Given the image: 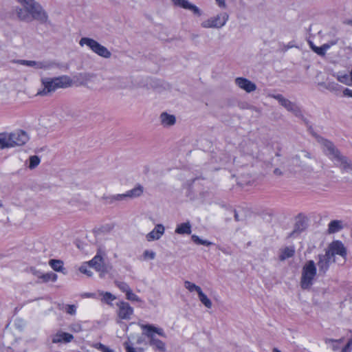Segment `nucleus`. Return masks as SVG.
I'll return each instance as SVG.
<instances>
[{"label":"nucleus","instance_id":"f03ea898","mask_svg":"<svg viewBox=\"0 0 352 352\" xmlns=\"http://www.w3.org/2000/svg\"><path fill=\"white\" fill-rule=\"evenodd\" d=\"M318 142L326 155L340 168L342 173L352 175V162L342 155L331 142L322 138H319Z\"/></svg>","mask_w":352,"mask_h":352},{"label":"nucleus","instance_id":"bf43d9fd","mask_svg":"<svg viewBox=\"0 0 352 352\" xmlns=\"http://www.w3.org/2000/svg\"><path fill=\"white\" fill-rule=\"evenodd\" d=\"M3 206V204L1 203H0V208H1Z\"/></svg>","mask_w":352,"mask_h":352},{"label":"nucleus","instance_id":"5701e85b","mask_svg":"<svg viewBox=\"0 0 352 352\" xmlns=\"http://www.w3.org/2000/svg\"><path fill=\"white\" fill-rule=\"evenodd\" d=\"M242 151L248 155H254L256 151V146L252 142H245L241 145Z\"/></svg>","mask_w":352,"mask_h":352},{"label":"nucleus","instance_id":"6e6d98bb","mask_svg":"<svg viewBox=\"0 0 352 352\" xmlns=\"http://www.w3.org/2000/svg\"><path fill=\"white\" fill-rule=\"evenodd\" d=\"M274 175H278V176L283 175L282 171L279 168H275L274 170Z\"/></svg>","mask_w":352,"mask_h":352},{"label":"nucleus","instance_id":"0eeeda50","mask_svg":"<svg viewBox=\"0 0 352 352\" xmlns=\"http://www.w3.org/2000/svg\"><path fill=\"white\" fill-rule=\"evenodd\" d=\"M79 45L81 47L87 46L93 52L101 57L109 58L111 56V52L106 47L100 45L93 38L82 37L79 41Z\"/></svg>","mask_w":352,"mask_h":352},{"label":"nucleus","instance_id":"de8ad7c7","mask_svg":"<svg viewBox=\"0 0 352 352\" xmlns=\"http://www.w3.org/2000/svg\"><path fill=\"white\" fill-rule=\"evenodd\" d=\"M352 349V338L350 339L342 349L341 352H351Z\"/></svg>","mask_w":352,"mask_h":352},{"label":"nucleus","instance_id":"4c0bfd02","mask_svg":"<svg viewBox=\"0 0 352 352\" xmlns=\"http://www.w3.org/2000/svg\"><path fill=\"white\" fill-rule=\"evenodd\" d=\"M309 45H310V47L311 49L315 52L319 56H324L326 52L325 51L323 50V48L322 47V46L320 47H317L313 43L310 42L309 43Z\"/></svg>","mask_w":352,"mask_h":352},{"label":"nucleus","instance_id":"37998d69","mask_svg":"<svg viewBox=\"0 0 352 352\" xmlns=\"http://www.w3.org/2000/svg\"><path fill=\"white\" fill-rule=\"evenodd\" d=\"M69 329L73 332L78 333L82 331V327L80 323L76 322L72 324L69 326Z\"/></svg>","mask_w":352,"mask_h":352},{"label":"nucleus","instance_id":"ddd939ff","mask_svg":"<svg viewBox=\"0 0 352 352\" xmlns=\"http://www.w3.org/2000/svg\"><path fill=\"white\" fill-rule=\"evenodd\" d=\"M143 193V187L140 185L133 188V189L126 191L123 194H116L114 195V200L116 202L122 201L127 199H134L139 197Z\"/></svg>","mask_w":352,"mask_h":352},{"label":"nucleus","instance_id":"58836bf2","mask_svg":"<svg viewBox=\"0 0 352 352\" xmlns=\"http://www.w3.org/2000/svg\"><path fill=\"white\" fill-rule=\"evenodd\" d=\"M116 285L122 292H124L125 294L131 289L130 287L129 286V285L124 282H119V281H116L115 283Z\"/></svg>","mask_w":352,"mask_h":352},{"label":"nucleus","instance_id":"a878e982","mask_svg":"<svg viewBox=\"0 0 352 352\" xmlns=\"http://www.w3.org/2000/svg\"><path fill=\"white\" fill-rule=\"evenodd\" d=\"M295 250L294 247H286L282 250L279 256L280 260L284 261L287 258L292 257L294 254Z\"/></svg>","mask_w":352,"mask_h":352},{"label":"nucleus","instance_id":"f257e3e1","mask_svg":"<svg viewBox=\"0 0 352 352\" xmlns=\"http://www.w3.org/2000/svg\"><path fill=\"white\" fill-rule=\"evenodd\" d=\"M23 8L16 7L15 9L18 19L23 21L30 22L37 20L41 23H45L48 15L41 4L35 0H16Z\"/></svg>","mask_w":352,"mask_h":352},{"label":"nucleus","instance_id":"a19ab883","mask_svg":"<svg viewBox=\"0 0 352 352\" xmlns=\"http://www.w3.org/2000/svg\"><path fill=\"white\" fill-rule=\"evenodd\" d=\"M340 85L333 82L328 83L326 88L330 91L336 92L339 90Z\"/></svg>","mask_w":352,"mask_h":352},{"label":"nucleus","instance_id":"f3484780","mask_svg":"<svg viewBox=\"0 0 352 352\" xmlns=\"http://www.w3.org/2000/svg\"><path fill=\"white\" fill-rule=\"evenodd\" d=\"M164 226L160 223L157 224L155 228L146 234V239L148 241L159 240L164 234Z\"/></svg>","mask_w":352,"mask_h":352},{"label":"nucleus","instance_id":"864d4df0","mask_svg":"<svg viewBox=\"0 0 352 352\" xmlns=\"http://www.w3.org/2000/svg\"><path fill=\"white\" fill-rule=\"evenodd\" d=\"M83 298H96V294L94 293H85L82 294Z\"/></svg>","mask_w":352,"mask_h":352},{"label":"nucleus","instance_id":"c85d7f7f","mask_svg":"<svg viewBox=\"0 0 352 352\" xmlns=\"http://www.w3.org/2000/svg\"><path fill=\"white\" fill-rule=\"evenodd\" d=\"M58 278V276L53 272H48L45 274H43L42 276H41V280L39 283H47L49 281L55 282L56 281Z\"/></svg>","mask_w":352,"mask_h":352},{"label":"nucleus","instance_id":"4be33fe9","mask_svg":"<svg viewBox=\"0 0 352 352\" xmlns=\"http://www.w3.org/2000/svg\"><path fill=\"white\" fill-rule=\"evenodd\" d=\"M175 232L179 234H190L191 233V225L190 222L188 221L177 225Z\"/></svg>","mask_w":352,"mask_h":352},{"label":"nucleus","instance_id":"6e6552de","mask_svg":"<svg viewBox=\"0 0 352 352\" xmlns=\"http://www.w3.org/2000/svg\"><path fill=\"white\" fill-rule=\"evenodd\" d=\"M228 14L226 12L218 14L216 16H212L201 24V27L204 28H221L224 26L228 20Z\"/></svg>","mask_w":352,"mask_h":352},{"label":"nucleus","instance_id":"5fc2aeb1","mask_svg":"<svg viewBox=\"0 0 352 352\" xmlns=\"http://www.w3.org/2000/svg\"><path fill=\"white\" fill-rule=\"evenodd\" d=\"M218 3L219 6L221 8H226V2L225 0H215Z\"/></svg>","mask_w":352,"mask_h":352},{"label":"nucleus","instance_id":"49530a36","mask_svg":"<svg viewBox=\"0 0 352 352\" xmlns=\"http://www.w3.org/2000/svg\"><path fill=\"white\" fill-rule=\"evenodd\" d=\"M65 311L68 314L75 315L76 313V307L74 305H67Z\"/></svg>","mask_w":352,"mask_h":352},{"label":"nucleus","instance_id":"a18cd8bd","mask_svg":"<svg viewBox=\"0 0 352 352\" xmlns=\"http://www.w3.org/2000/svg\"><path fill=\"white\" fill-rule=\"evenodd\" d=\"M102 199L107 204H115L116 201L114 200V195H104L102 197Z\"/></svg>","mask_w":352,"mask_h":352},{"label":"nucleus","instance_id":"20e7f679","mask_svg":"<svg viewBox=\"0 0 352 352\" xmlns=\"http://www.w3.org/2000/svg\"><path fill=\"white\" fill-rule=\"evenodd\" d=\"M29 140L28 133L23 130L0 133V149L23 146Z\"/></svg>","mask_w":352,"mask_h":352},{"label":"nucleus","instance_id":"473e14b6","mask_svg":"<svg viewBox=\"0 0 352 352\" xmlns=\"http://www.w3.org/2000/svg\"><path fill=\"white\" fill-rule=\"evenodd\" d=\"M191 239L194 243H195L196 244H198V245L210 246L212 244L211 242H210L207 240H203V239H200L198 236H197L195 234H193L191 236Z\"/></svg>","mask_w":352,"mask_h":352},{"label":"nucleus","instance_id":"1a4fd4ad","mask_svg":"<svg viewBox=\"0 0 352 352\" xmlns=\"http://www.w3.org/2000/svg\"><path fill=\"white\" fill-rule=\"evenodd\" d=\"M270 96L278 100L281 106L285 108L288 111L292 112L295 116L301 117L302 116L300 107L296 103L285 98L283 95L273 94Z\"/></svg>","mask_w":352,"mask_h":352},{"label":"nucleus","instance_id":"603ef678","mask_svg":"<svg viewBox=\"0 0 352 352\" xmlns=\"http://www.w3.org/2000/svg\"><path fill=\"white\" fill-rule=\"evenodd\" d=\"M31 272L32 273L36 276V277H38V278H39L41 280V276L43 275V273H41L40 271L38 270H36V269L34 268H31Z\"/></svg>","mask_w":352,"mask_h":352},{"label":"nucleus","instance_id":"79ce46f5","mask_svg":"<svg viewBox=\"0 0 352 352\" xmlns=\"http://www.w3.org/2000/svg\"><path fill=\"white\" fill-rule=\"evenodd\" d=\"M96 348L102 352H114L113 350L109 349V347H107V346H105L101 343L97 344L96 345Z\"/></svg>","mask_w":352,"mask_h":352},{"label":"nucleus","instance_id":"c03bdc74","mask_svg":"<svg viewBox=\"0 0 352 352\" xmlns=\"http://www.w3.org/2000/svg\"><path fill=\"white\" fill-rule=\"evenodd\" d=\"M155 252L152 250H145L144 252L143 256L144 258H149L151 260H153L155 258Z\"/></svg>","mask_w":352,"mask_h":352},{"label":"nucleus","instance_id":"aec40b11","mask_svg":"<svg viewBox=\"0 0 352 352\" xmlns=\"http://www.w3.org/2000/svg\"><path fill=\"white\" fill-rule=\"evenodd\" d=\"M74 339V336L68 333L65 332H58L52 337V342L53 343H59V342H70Z\"/></svg>","mask_w":352,"mask_h":352},{"label":"nucleus","instance_id":"72a5a7b5","mask_svg":"<svg viewBox=\"0 0 352 352\" xmlns=\"http://www.w3.org/2000/svg\"><path fill=\"white\" fill-rule=\"evenodd\" d=\"M100 294L102 296V300L107 302V304H110L111 301L114 300L116 298L115 296H113L112 294L108 292H100Z\"/></svg>","mask_w":352,"mask_h":352},{"label":"nucleus","instance_id":"7ed1b4c3","mask_svg":"<svg viewBox=\"0 0 352 352\" xmlns=\"http://www.w3.org/2000/svg\"><path fill=\"white\" fill-rule=\"evenodd\" d=\"M42 88L36 96H47L58 89H65L72 86V80L68 76H60L54 78L44 77L41 79Z\"/></svg>","mask_w":352,"mask_h":352},{"label":"nucleus","instance_id":"8fccbe9b","mask_svg":"<svg viewBox=\"0 0 352 352\" xmlns=\"http://www.w3.org/2000/svg\"><path fill=\"white\" fill-rule=\"evenodd\" d=\"M124 346L126 352H137L136 349L133 347L129 342H125L124 343Z\"/></svg>","mask_w":352,"mask_h":352},{"label":"nucleus","instance_id":"7c9ffc66","mask_svg":"<svg viewBox=\"0 0 352 352\" xmlns=\"http://www.w3.org/2000/svg\"><path fill=\"white\" fill-rule=\"evenodd\" d=\"M300 157L311 158V155L309 153H308L307 151H302L301 155H296L295 157H294L292 159V163L296 166H300L301 165V162H300Z\"/></svg>","mask_w":352,"mask_h":352},{"label":"nucleus","instance_id":"423d86ee","mask_svg":"<svg viewBox=\"0 0 352 352\" xmlns=\"http://www.w3.org/2000/svg\"><path fill=\"white\" fill-rule=\"evenodd\" d=\"M316 272L317 270L314 261L312 260L307 261L302 270L300 285L302 289H309L312 285Z\"/></svg>","mask_w":352,"mask_h":352},{"label":"nucleus","instance_id":"c756f323","mask_svg":"<svg viewBox=\"0 0 352 352\" xmlns=\"http://www.w3.org/2000/svg\"><path fill=\"white\" fill-rule=\"evenodd\" d=\"M184 287L186 289H187L190 292H196L198 294V296L202 292L201 288L195 285L193 283H191L188 280H186L184 282Z\"/></svg>","mask_w":352,"mask_h":352},{"label":"nucleus","instance_id":"ea45409f","mask_svg":"<svg viewBox=\"0 0 352 352\" xmlns=\"http://www.w3.org/2000/svg\"><path fill=\"white\" fill-rule=\"evenodd\" d=\"M88 262L84 263L79 268L81 273L86 274L88 276H91L93 273L88 269Z\"/></svg>","mask_w":352,"mask_h":352},{"label":"nucleus","instance_id":"b1692460","mask_svg":"<svg viewBox=\"0 0 352 352\" xmlns=\"http://www.w3.org/2000/svg\"><path fill=\"white\" fill-rule=\"evenodd\" d=\"M343 228L342 221L340 220L331 221L328 226V232L330 234L339 232Z\"/></svg>","mask_w":352,"mask_h":352},{"label":"nucleus","instance_id":"f704fd0d","mask_svg":"<svg viewBox=\"0 0 352 352\" xmlns=\"http://www.w3.org/2000/svg\"><path fill=\"white\" fill-rule=\"evenodd\" d=\"M337 79L339 82L349 85L351 82V76H349L347 74L338 75Z\"/></svg>","mask_w":352,"mask_h":352},{"label":"nucleus","instance_id":"f8f14e48","mask_svg":"<svg viewBox=\"0 0 352 352\" xmlns=\"http://www.w3.org/2000/svg\"><path fill=\"white\" fill-rule=\"evenodd\" d=\"M117 314L120 319L129 320L133 314V308L126 302L120 301L117 303Z\"/></svg>","mask_w":352,"mask_h":352},{"label":"nucleus","instance_id":"393cba45","mask_svg":"<svg viewBox=\"0 0 352 352\" xmlns=\"http://www.w3.org/2000/svg\"><path fill=\"white\" fill-rule=\"evenodd\" d=\"M49 265L54 271L65 274L64 272L65 268L63 267V262L62 261L51 259L49 261Z\"/></svg>","mask_w":352,"mask_h":352},{"label":"nucleus","instance_id":"39448f33","mask_svg":"<svg viewBox=\"0 0 352 352\" xmlns=\"http://www.w3.org/2000/svg\"><path fill=\"white\" fill-rule=\"evenodd\" d=\"M141 329L144 331V334L149 339V344L154 349L164 352L166 346L164 342L157 339L155 334L166 337V334L162 328L156 327L152 324H140Z\"/></svg>","mask_w":352,"mask_h":352},{"label":"nucleus","instance_id":"2eb2a0df","mask_svg":"<svg viewBox=\"0 0 352 352\" xmlns=\"http://www.w3.org/2000/svg\"><path fill=\"white\" fill-rule=\"evenodd\" d=\"M16 63L20 65L34 67L38 69H47L52 66V63L47 61L19 60Z\"/></svg>","mask_w":352,"mask_h":352},{"label":"nucleus","instance_id":"bb28decb","mask_svg":"<svg viewBox=\"0 0 352 352\" xmlns=\"http://www.w3.org/2000/svg\"><path fill=\"white\" fill-rule=\"evenodd\" d=\"M305 229L304 223L299 221L295 223L294 230L289 234V237H296Z\"/></svg>","mask_w":352,"mask_h":352},{"label":"nucleus","instance_id":"3c124183","mask_svg":"<svg viewBox=\"0 0 352 352\" xmlns=\"http://www.w3.org/2000/svg\"><path fill=\"white\" fill-rule=\"evenodd\" d=\"M343 96L352 98V90L348 88H344L343 90Z\"/></svg>","mask_w":352,"mask_h":352},{"label":"nucleus","instance_id":"6ab92c4d","mask_svg":"<svg viewBox=\"0 0 352 352\" xmlns=\"http://www.w3.org/2000/svg\"><path fill=\"white\" fill-rule=\"evenodd\" d=\"M96 76V75L93 73H80L76 76V79L80 85L87 86L94 81Z\"/></svg>","mask_w":352,"mask_h":352},{"label":"nucleus","instance_id":"13d9d810","mask_svg":"<svg viewBox=\"0 0 352 352\" xmlns=\"http://www.w3.org/2000/svg\"><path fill=\"white\" fill-rule=\"evenodd\" d=\"M273 352H281L279 349H276V348H274L273 349Z\"/></svg>","mask_w":352,"mask_h":352},{"label":"nucleus","instance_id":"2f4dec72","mask_svg":"<svg viewBox=\"0 0 352 352\" xmlns=\"http://www.w3.org/2000/svg\"><path fill=\"white\" fill-rule=\"evenodd\" d=\"M198 296L199 300L208 309L212 307V303L211 300L207 297V296L203 292Z\"/></svg>","mask_w":352,"mask_h":352},{"label":"nucleus","instance_id":"9d476101","mask_svg":"<svg viewBox=\"0 0 352 352\" xmlns=\"http://www.w3.org/2000/svg\"><path fill=\"white\" fill-rule=\"evenodd\" d=\"M325 252L333 258H335L336 255H339L346 259L347 254L346 249L340 241H332L325 249Z\"/></svg>","mask_w":352,"mask_h":352},{"label":"nucleus","instance_id":"a211bd4d","mask_svg":"<svg viewBox=\"0 0 352 352\" xmlns=\"http://www.w3.org/2000/svg\"><path fill=\"white\" fill-rule=\"evenodd\" d=\"M176 6L184 9L191 10L195 14L201 15L200 10L195 5L190 3L188 0H171Z\"/></svg>","mask_w":352,"mask_h":352},{"label":"nucleus","instance_id":"dca6fc26","mask_svg":"<svg viewBox=\"0 0 352 352\" xmlns=\"http://www.w3.org/2000/svg\"><path fill=\"white\" fill-rule=\"evenodd\" d=\"M235 84L241 89L245 91L248 93H251L256 89V85L250 80L243 78L238 77L235 79Z\"/></svg>","mask_w":352,"mask_h":352},{"label":"nucleus","instance_id":"9b49d317","mask_svg":"<svg viewBox=\"0 0 352 352\" xmlns=\"http://www.w3.org/2000/svg\"><path fill=\"white\" fill-rule=\"evenodd\" d=\"M336 262V258L329 256V253L320 254L318 256L317 265L319 274L324 275L329 270L330 265Z\"/></svg>","mask_w":352,"mask_h":352},{"label":"nucleus","instance_id":"412c9836","mask_svg":"<svg viewBox=\"0 0 352 352\" xmlns=\"http://www.w3.org/2000/svg\"><path fill=\"white\" fill-rule=\"evenodd\" d=\"M161 124L164 126H170L175 124L176 119L175 116L163 112L160 116Z\"/></svg>","mask_w":352,"mask_h":352},{"label":"nucleus","instance_id":"c9c22d12","mask_svg":"<svg viewBox=\"0 0 352 352\" xmlns=\"http://www.w3.org/2000/svg\"><path fill=\"white\" fill-rule=\"evenodd\" d=\"M39 163L40 158L37 155H32L30 157L29 168L30 169H34L39 164Z\"/></svg>","mask_w":352,"mask_h":352},{"label":"nucleus","instance_id":"09e8293b","mask_svg":"<svg viewBox=\"0 0 352 352\" xmlns=\"http://www.w3.org/2000/svg\"><path fill=\"white\" fill-rule=\"evenodd\" d=\"M337 43V41H330L329 43H324L323 44L322 46V47L323 48V50L325 51V52H327V51L333 45H336Z\"/></svg>","mask_w":352,"mask_h":352},{"label":"nucleus","instance_id":"e433bc0d","mask_svg":"<svg viewBox=\"0 0 352 352\" xmlns=\"http://www.w3.org/2000/svg\"><path fill=\"white\" fill-rule=\"evenodd\" d=\"M126 298L131 301L142 302L141 299L131 289L126 293Z\"/></svg>","mask_w":352,"mask_h":352},{"label":"nucleus","instance_id":"4468645a","mask_svg":"<svg viewBox=\"0 0 352 352\" xmlns=\"http://www.w3.org/2000/svg\"><path fill=\"white\" fill-rule=\"evenodd\" d=\"M88 265L101 274L107 272V267L104 264L102 253L100 250L98 251L96 255L88 262Z\"/></svg>","mask_w":352,"mask_h":352},{"label":"nucleus","instance_id":"4d7b16f0","mask_svg":"<svg viewBox=\"0 0 352 352\" xmlns=\"http://www.w3.org/2000/svg\"><path fill=\"white\" fill-rule=\"evenodd\" d=\"M234 219L237 221H239L240 220L239 217V214H237V212L236 211L234 212Z\"/></svg>","mask_w":352,"mask_h":352},{"label":"nucleus","instance_id":"cd10ccee","mask_svg":"<svg viewBox=\"0 0 352 352\" xmlns=\"http://www.w3.org/2000/svg\"><path fill=\"white\" fill-rule=\"evenodd\" d=\"M344 341V338H340L339 340H333L331 338H326L324 342L327 344H331V349L336 351L340 349V344L342 343Z\"/></svg>","mask_w":352,"mask_h":352}]
</instances>
